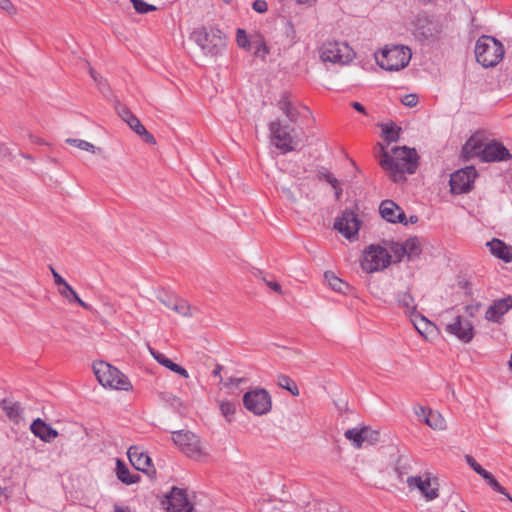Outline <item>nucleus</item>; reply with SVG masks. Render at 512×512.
<instances>
[{
  "instance_id": "nucleus-1",
  "label": "nucleus",
  "mask_w": 512,
  "mask_h": 512,
  "mask_svg": "<svg viewBox=\"0 0 512 512\" xmlns=\"http://www.w3.org/2000/svg\"><path fill=\"white\" fill-rule=\"evenodd\" d=\"M379 164L394 182L406 180L405 174H414L418 168L416 149L407 146L393 147L391 153L380 146Z\"/></svg>"
},
{
  "instance_id": "nucleus-2",
  "label": "nucleus",
  "mask_w": 512,
  "mask_h": 512,
  "mask_svg": "<svg viewBox=\"0 0 512 512\" xmlns=\"http://www.w3.org/2000/svg\"><path fill=\"white\" fill-rule=\"evenodd\" d=\"M477 62L485 68L496 66L504 56L502 43L492 36H481L475 45Z\"/></svg>"
},
{
  "instance_id": "nucleus-3",
  "label": "nucleus",
  "mask_w": 512,
  "mask_h": 512,
  "mask_svg": "<svg viewBox=\"0 0 512 512\" xmlns=\"http://www.w3.org/2000/svg\"><path fill=\"white\" fill-rule=\"evenodd\" d=\"M93 370L97 380L104 387L123 391L132 389V384L127 376L109 363L96 362L93 365Z\"/></svg>"
},
{
  "instance_id": "nucleus-4",
  "label": "nucleus",
  "mask_w": 512,
  "mask_h": 512,
  "mask_svg": "<svg viewBox=\"0 0 512 512\" xmlns=\"http://www.w3.org/2000/svg\"><path fill=\"white\" fill-rule=\"evenodd\" d=\"M411 55V50L406 46L386 47L376 54V61L381 68L387 71H398L408 65Z\"/></svg>"
},
{
  "instance_id": "nucleus-5",
  "label": "nucleus",
  "mask_w": 512,
  "mask_h": 512,
  "mask_svg": "<svg viewBox=\"0 0 512 512\" xmlns=\"http://www.w3.org/2000/svg\"><path fill=\"white\" fill-rule=\"evenodd\" d=\"M172 440L182 453L192 459L200 460L207 456V453L201 445L199 437L191 431H173Z\"/></svg>"
},
{
  "instance_id": "nucleus-6",
  "label": "nucleus",
  "mask_w": 512,
  "mask_h": 512,
  "mask_svg": "<svg viewBox=\"0 0 512 512\" xmlns=\"http://www.w3.org/2000/svg\"><path fill=\"white\" fill-rule=\"evenodd\" d=\"M392 256L389 252L379 246L370 245L363 252L361 267L367 273H373L387 268L391 263Z\"/></svg>"
},
{
  "instance_id": "nucleus-7",
  "label": "nucleus",
  "mask_w": 512,
  "mask_h": 512,
  "mask_svg": "<svg viewBox=\"0 0 512 512\" xmlns=\"http://www.w3.org/2000/svg\"><path fill=\"white\" fill-rule=\"evenodd\" d=\"M221 34V30L216 27H211L210 30L199 27L193 31L191 37L205 54L217 55L222 45Z\"/></svg>"
},
{
  "instance_id": "nucleus-8",
  "label": "nucleus",
  "mask_w": 512,
  "mask_h": 512,
  "mask_svg": "<svg viewBox=\"0 0 512 512\" xmlns=\"http://www.w3.org/2000/svg\"><path fill=\"white\" fill-rule=\"evenodd\" d=\"M244 407L256 416L269 413L272 409V399L264 388L248 391L243 396Z\"/></svg>"
},
{
  "instance_id": "nucleus-9",
  "label": "nucleus",
  "mask_w": 512,
  "mask_h": 512,
  "mask_svg": "<svg viewBox=\"0 0 512 512\" xmlns=\"http://www.w3.org/2000/svg\"><path fill=\"white\" fill-rule=\"evenodd\" d=\"M353 56V50L343 42L327 41L320 48V57L324 62L346 64Z\"/></svg>"
},
{
  "instance_id": "nucleus-10",
  "label": "nucleus",
  "mask_w": 512,
  "mask_h": 512,
  "mask_svg": "<svg viewBox=\"0 0 512 512\" xmlns=\"http://www.w3.org/2000/svg\"><path fill=\"white\" fill-rule=\"evenodd\" d=\"M269 131L275 146L282 150L283 153L291 152L295 149L297 144L293 136L295 130L290 125H284L280 120H275L269 124Z\"/></svg>"
},
{
  "instance_id": "nucleus-11",
  "label": "nucleus",
  "mask_w": 512,
  "mask_h": 512,
  "mask_svg": "<svg viewBox=\"0 0 512 512\" xmlns=\"http://www.w3.org/2000/svg\"><path fill=\"white\" fill-rule=\"evenodd\" d=\"M442 27L438 21L429 18L426 15H420L415 21L414 35L417 39L423 41H435L438 39Z\"/></svg>"
},
{
  "instance_id": "nucleus-12",
  "label": "nucleus",
  "mask_w": 512,
  "mask_h": 512,
  "mask_svg": "<svg viewBox=\"0 0 512 512\" xmlns=\"http://www.w3.org/2000/svg\"><path fill=\"white\" fill-rule=\"evenodd\" d=\"M476 176L477 171L473 166H467L454 172L450 177L451 192L454 194L469 192Z\"/></svg>"
},
{
  "instance_id": "nucleus-13",
  "label": "nucleus",
  "mask_w": 512,
  "mask_h": 512,
  "mask_svg": "<svg viewBox=\"0 0 512 512\" xmlns=\"http://www.w3.org/2000/svg\"><path fill=\"white\" fill-rule=\"evenodd\" d=\"M168 512H193V506L187 498L185 490L173 487L166 499L162 501Z\"/></svg>"
},
{
  "instance_id": "nucleus-14",
  "label": "nucleus",
  "mask_w": 512,
  "mask_h": 512,
  "mask_svg": "<svg viewBox=\"0 0 512 512\" xmlns=\"http://www.w3.org/2000/svg\"><path fill=\"white\" fill-rule=\"evenodd\" d=\"M360 225L361 221L358 216L351 210H345L341 217L336 219L334 228L345 238L352 239L358 234Z\"/></svg>"
},
{
  "instance_id": "nucleus-15",
  "label": "nucleus",
  "mask_w": 512,
  "mask_h": 512,
  "mask_svg": "<svg viewBox=\"0 0 512 512\" xmlns=\"http://www.w3.org/2000/svg\"><path fill=\"white\" fill-rule=\"evenodd\" d=\"M446 332L456 336L460 341L469 343L474 338V326L469 320L458 315L453 323L447 324Z\"/></svg>"
},
{
  "instance_id": "nucleus-16",
  "label": "nucleus",
  "mask_w": 512,
  "mask_h": 512,
  "mask_svg": "<svg viewBox=\"0 0 512 512\" xmlns=\"http://www.w3.org/2000/svg\"><path fill=\"white\" fill-rule=\"evenodd\" d=\"M511 158L509 150L499 142L486 143L482 151V162L504 161Z\"/></svg>"
},
{
  "instance_id": "nucleus-17",
  "label": "nucleus",
  "mask_w": 512,
  "mask_h": 512,
  "mask_svg": "<svg viewBox=\"0 0 512 512\" xmlns=\"http://www.w3.org/2000/svg\"><path fill=\"white\" fill-rule=\"evenodd\" d=\"M379 212L383 219L391 223H402L407 225L408 221L404 211L392 200L381 202Z\"/></svg>"
},
{
  "instance_id": "nucleus-18",
  "label": "nucleus",
  "mask_w": 512,
  "mask_h": 512,
  "mask_svg": "<svg viewBox=\"0 0 512 512\" xmlns=\"http://www.w3.org/2000/svg\"><path fill=\"white\" fill-rule=\"evenodd\" d=\"M512 308V296L495 300L485 313V318L490 322L499 323L503 315Z\"/></svg>"
},
{
  "instance_id": "nucleus-19",
  "label": "nucleus",
  "mask_w": 512,
  "mask_h": 512,
  "mask_svg": "<svg viewBox=\"0 0 512 512\" xmlns=\"http://www.w3.org/2000/svg\"><path fill=\"white\" fill-rule=\"evenodd\" d=\"M407 484L411 489H419L428 501L434 500L439 496L438 488L431 487L432 484L429 478L423 480L420 476H411L408 477Z\"/></svg>"
},
{
  "instance_id": "nucleus-20",
  "label": "nucleus",
  "mask_w": 512,
  "mask_h": 512,
  "mask_svg": "<svg viewBox=\"0 0 512 512\" xmlns=\"http://www.w3.org/2000/svg\"><path fill=\"white\" fill-rule=\"evenodd\" d=\"M30 429L36 437L40 438L44 442H50L58 436L57 430L53 429L40 418L33 421Z\"/></svg>"
},
{
  "instance_id": "nucleus-21",
  "label": "nucleus",
  "mask_w": 512,
  "mask_h": 512,
  "mask_svg": "<svg viewBox=\"0 0 512 512\" xmlns=\"http://www.w3.org/2000/svg\"><path fill=\"white\" fill-rule=\"evenodd\" d=\"M493 255L505 262L512 261V246L506 245L502 240L492 239L487 243Z\"/></svg>"
},
{
  "instance_id": "nucleus-22",
  "label": "nucleus",
  "mask_w": 512,
  "mask_h": 512,
  "mask_svg": "<svg viewBox=\"0 0 512 512\" xmlns=\"http://www.w3.org/2000/svg\"><path fill=\"white\" fill-rule=\"evenodd\" d=\"M127 454L130 462L137 470L146 471L151 465L150 457L140 452L138 447H130Z\"/></svg>"
},
{
  "instance_id": "nucleus-23",
  "label": "nucleus",
  "mask_w": 512,
  "mask_h": 512,
  "mask_svg": "<svg viewBox=\"0 0 512 512\" xmlns=\"http://www.w3.org/2000/svg\"><path fill=\"white\" fill-rule=\"evenodd\" d=\"M484 145L481 143L480 139L477 136L470 137L462 148V155L465 159H470L473 157L482 158V151Z\"/></svg>"
},
{
  "instance_id": "nucleus-24",
  "label": "nucleus",
  "mask_w": 512,
  "mask_h": 512,
  "mask_svg": "<svg viewBox=\"0 0 512 512\" xmlns=\"http://www.w3.org/2000/svg\"><path fill=\"white\" fill-rule=\"evenodd\" d=\"M1 406L6 416L14 423L18 424L23 420V409L19 402L5 399L2 401Z\"/></svg>"
},
{
  "instance_id": "nucleus-25",
  "label": "nucleus",
  "mask_w": 512,
  "mask_h": 512,
  "mask_svg": "<svg viewBox=\"0 0 512 512\" xmlns=\"http://www.w3.org/2000/svg\"><path fill=\"white\" fill-rule=\"evenodd\" d=\"M278 107L283 112V114L287 117L289 122L296 123L300 112L298 108L289 100L287 95H283L281 99L278 101Z\"/></svg>"
},
{
  "instance_id": "nucleus-26",
  "label": "nucleus",
  "mask_w": 512,
  "mask_h": 512,
  "mask_svg": "<svg viewBox=\"0 0 512 512\" xmlns=\"http://www.w3.org/2000/svg\"><path fill=\"white\" fill-rule=\"evenodd\" d=\"M251 48H254V56L266 60L268 54H270V47L267 45L264 36L261 34H255L251 36Z\"/></svg>"
},
{
  "instance_id": "nucleus-27",
  "label": "nucleus",
  "mask_w": 512,
  "mask_h": 512,
  "mask_svg": "<svg viewBox=\"0 0 512 512\" xmlns=\"http://www.w3.org/2000/svg\"><path fill=\"white\" fill-rule=\"evenodd\" d=\"M398 304L405 309V312L412 317L417 314V305L411 293L409 291L399 292L397 295Z\"/></svg>"
},
{
  "instance_id": "nucleus-28",
  "label": "nucleus",
  "mask_w": 512,
  "mask_h": 512,
  "mask_svg": "<svg viewBox=\"0 0 512 512\" xmlns=\"http://www.w3.org/2000/svg\"><path fill=\"white\" fill-rule=\"evenodd\" d=\"M425 423L434 430H444L446 428V421L441 413L435 410H428L425 416Z\"/></svg>"
},
{
  "instance_id": "nucleus-29",
  "label": "nucleus",
  "mask_w": 512,
  "mask_h": 512,
  "mask_svg": "<svg viewBox=\"0 0 512 512\" xmlns=\"http://www.w3.org/2000/svg\"><path fill=\"white\" fill-rule=\"evenodd\" d=\"M116 472L118 479L127 485L138 482L140 478L137 474L131 475L128 467L120 460H117Z\"/></svg>"
},
{
  "instance_id": "nucleus-30",
  "label": "nucleus",
  "mask_w": 512,
  "mask_h": 512,
  "mask_svg": "<svg viewBox=\"0 0 512 512\" xmlns=\"http://www.w3.org/2000/svg\"><path fill=\"white\" fill-rule=\"evenodd\" d=\"M58 291H59L60 295L67 298L70 302L74 301V302L78 303L81 307H83L84 309H87V310H89L91 308V306L89 304L84 302L78 296L76 291L68 283L61 286Z\"/></svg>"
},
{
  "instance_id": "nucleus-31",
  "label": "nucleus",
  "mask_w": 512,
  "mask_h": 512,
  "mask_svg": "<svg viewBox=\"0 0 512 512\" xmlns=\"http://www.w3.org/2000/svg\"><path fill=\"white\" fill-rule=\"evenodd\" d=\"M415 329L422 335L432 332L434 325L424 316L419 313L415 314L412 318Z\"/></svg>"
},
{
  "instance_id": "nucleus-32",
  "label": "nucleus",
  "mask_w": 512,
  "mask_h": 512,
  "mask_svg": "<svg viewBox=\"0 0 512 512\" xmlns=\"http://www.w3.org/2000/svg\"><path fill=\"white\" fill-rule=\"evenodd\" d=\"M404 243L405 254L409 260L418 257L421 253L420 241L418 238H409Z\"/></svg>"
},
{
  "instance_id": "nucleus-33",
  "label": "nucleus",
  "mask_w": 512,
  "mask_h": 512,
  "mask_svg": "<svg viewBox=\"0 0 512 512\" xmlns=\"http://www.w3.org/2000/svg\"><path fill=\"white\" fill-rule=\"evenodd\" d=\"M171 310L183 317L193 316V307L185 299L182 298H177L175 300Z\"/></svg>"
},
{
  "instance_id": "nucleus-34",
  "label": "nucleus",
  "mask_w": 512,
  "mask_h": 512,
  "mask_svg": "<svg viewBox=\"0 0 512 512\" xmlns=\"http://www.w3.org/2000/svg\"><path fill=\"white\" fill-rule=\"evenodd\" d=\"M324 276L331 289L336 292L345 293V289L348 288L347 283L335 276L332 272H325Z\"/></svg>"
},
{
  "instance_id": "nucleus-35",
  "label": "nucleus",
  "mask_w": 512,
  "mask_h": 512,
  "mask_svg": "<svg viewBox=\"0 0 512 512\" xmlns=\"http://www.w3.org/2000/svg\"><path fill=\"white\" fill-rule=\"evenodd\" d=\"M482 478L487 482V484L495 491L507 497L508 500L512 502V497L506 491V489L500 485V483L495 479V477L488 471L482 476Z\"/></svg>"
},
{
  "instance_id": "nucleus-36",
  "label": "nucleus",
  "mask_w": 512,
  "mask_h": 512,
  "mask_svg": "<svg viewBox=\"0 0 512 512\" xmlns=\"http://www.w3.org/2000/svg\"><path fill=\"white\" fill-rule=\"evenodd\" d=\"M401 128L394 125H383L382 136L387 143L396 142L399 139Z\"/></svg>"
},
{
  "instance_id": "nucleus-37",
  "label": "nucleus",
  "mask_w": 512,
  "mask_h": 512,
  "mask_svg": "<svg viewBox=\"0 0 512 512\" xmlns=\"http://www.w3.org/2000/svg\"><path fill=\"white\" fill-rule=\"evenodd\" d=\"M344 435L348 440L352 441L355 448L359 449L362 447V445H363V428L348 429Z\"/></svg>"
},
{
  "instance_id": "nucleus-38",
  "label": "nucleus",
  "mask_w": 512,
  "mask_h": 512,
  "mask_svg": "<svg viewBox=\"0 0 512 512\" xmlns=\"http://www.w3.org/2000/svg\"><path fill=\"white\" fill-rule=\"evenodd\" d=\"M277 383L281 388L288 390L293 396L299 395V389H298L297 385L289 376H286V375L278 376Z\"/></svg>"
},
{
  "instance_id": "nucleus-39",
  "label": "nucleus",
  "mask_w": 512,
  "mask_h": 512,
  "mask_svg": "<svg viewBox=\"0 0 512 512\" xmlns=\"http://www.w3.org/2000/svg\"><path fill=\"white\" fill-rule=\"evenodd\" d=\"M236 43L240 48L249 50L252 45L251 36L249 37L244 29L238 28L236 30Z\"/></svg>"
},
{
  "instance_id": "nucleus-40",
  "label": "nucleus",
  "mask_w": 512,
  "mask_h": 512,
  "mask_svg": "<svg viewBox=\"0 0 512 512\" xmlns=\"http://www.w3.org/2000/svg\"><path fill=\"white\" fill-rule=\"evenodd\" d=\"M219 409L221 411V414L226 418V420L228 422H231L232 417L236 411L235 403H233L231 401H220Z\"/></svg>"
},
{
  "instance_id": "nucleus-41",
  "label": "nucleus",
  "mask_w": 512,
  "mask_h": 512,
  "mask_svg": "<svg viewBox=\"0 0 512 512\" xmlns=\"http://www.w3.org/2000/svg\"><path fill=\"white\" fill-rule=\"evenodd\" d=\"M66 143L75 146L81 150L96 153V147L88 141L82 139L67 138Z\"/></svg>"
},
{
  "instance_id": "nucleus-42",
  "label": "nucleus",
  "mask_w": 512,
  "mask_h": 512,
  "mask_svg": "<svg viewBox=\"0 0 512 512\" xmlns=\"http://www.w3.org/2000/svg\"><path fill=\"white\" fill-rule=\"evenodd\" d=\"M162 366H164L167 369H169V370L179 374L183 378H188L189 377V373H188V371L185 368H183L180 365L174 363L173 361H171L168 358L163 362Z\"/></svg>"
},
{
  "instance_id": "nucleus-43",
  "label": "nucleus",
  "mask_w": 512,
  "mask_h": 512,
  "mask_svg": "<svg viewBox=\"0 0 512 512\" xmlns=\"http://www.w3.org/2000/svg\"><path fill=\"white\" fill-rule=\"evenodd\" d=\"M131 2L136 12L140 14H146L157 9L156 6L148 4L143 0H131Z\"/></svg>"
},
{
  "instance_id": "nucleus-44",
  "label": "nucleus",
  "mask_w": 512,
  "mask_h": 512,
  "mask_svg": "<svg viewBox=\"0 0 512 512\" xmlns=\"http://www.w3.org/2000/svg\"><path fill=\"white\" fill-rule=\"evenodd\" d=\"M379 441V432L370 429L369 427H363V443L367 442L371 445L376 444Z\"/></svg>"
},
{
  "instance_id": "nucleus-45",
  "label": "nucleus",
  "mask_w": 512,
  "mask_h": 512,
  "mask_svg": "<svg viewBox=\"0 0 512 512\" xmlns=\"http://www.w3.org/2000/svg\"><path fill=\"white\" fill-rule=\"evenodd\" d=\"M466 463L477 473L479 476H483L487 470H485L471 455L465 456Z\"/></svg>"
},
{
  "instance_id": "nucleus-46",
  "label": "nucleus",
  "mask_w": 512,
  "mask_h": 512,
  "mask_svg": "<svg viewBox=\"0 0 512 512\" xmlns=\"http://www.w3.org/2000/svg\"><path fill=\"white\" fill-rule=\"evenodd\" d=\"M317 177L319 180L321 181H326L328 182L331 186H335V184H337V178H335L333 176V174L331 172H329L328 170L326 169H322L318 172L317 174Z\"/></svg>"
},
{
  "instance_id": "nucleus-47",
  "label": "nucleus",
  "mask_w": 512,
  "mask_h": 512,
  "mask_svg": "<svg viewBox=\"0 0 512 512\" xmlns=\"http://www.w3.org/2000/svg\"><path fill=\"white\" fill-rule=\"evenodd\" d=\"M127 124L138 135L146 133V128L141 124L140 120L136 116L128 121Z\"/></svg>"
},
{
  "instance_id": "nucleus-48",
  "label": "nucleus",
  "mask_w": 512,
  "mask_h": 512,
  "mask_svg": "<svg viewBox=\"0 0 512 512\" xmlns=\"http://www.w3.org/2000/svg\"><path fill=\"white\" fill-rule=\"evenodd\" d=\"M391 251L393 252L397 261H400L402 257L406 256L404 250V243H392Z\"/></svg>"
},
{
  "instance_id": "nucleus-49",
  "label": "nucleus",
  "mask_w": 512,
  "mask_h": 512,
  "mask_svg": "<svg viewBox=\"0 0 512 512\" xmlns=\"http://www.w3.org/2000/svg\"><path fill=\"white\" fill-rule=\"evenodd\" d=\"M178 297H175V296H172V295H168V294H160L157 296V299L163 304L165 305L167 308L169 309H172L173 305H174V302L175 300L177 299Z\"/></svg>"
},
{
  "instance_id": "nucleus-50",
  "label": "nucleus",
  "mask_w": 512,
  "mask_h": 512,
  "mask_svg": "<svg viewBox=\"0 0 512 512\" xmlns=\"http://www.w3.org/2000/svg\"><path fill=\"white\" fill-rule=\"evenodd\" d=\"M119 116L126 122L130 121L135 115L125 106L117 107Z\"/></svg>"
},
{
  "instance_id": "nucleus-51",
  "label": "nucleus",
  "mask_w": 512,
  "mask_h": 512,
  "mask_svg": "<svg viewBox=\"0 0 512 512\" xmlns=\"http://www.w3.org/2000/svg\"><path fill=\"white\" fill-rule=\"evenodd\" d=\"M401 103L407 107H414L418 103V97L415 94H407L401 98Z\"/></svg>"
},
{
  "instance_id": "nucleus-52",
  "label": "nucleus",
  "mask_w": 512,
  "mask_h": 512,
  "mask_svg": "<svg viewBox=\"0 0 512 512\" xmlns=\"http://www.w3.org/2000/svg\"><path fill=\"white\" fill-rule=\"evenodd\" d=\"M0 8L8 12L9 14H15L17 11L16 7L10 0H0Z\"/></svg>"
},
{
  "instance_id": "nucleus-53",
  "label": "nucleus",
  "mask_w": 512,
  "mask_h": 512,
  "mask_svg": "<svg viewBox=\"0 0 512 512\" xmlns=\"http://www.w3.org/2000/svg\"><path fill=\"white\" fill-rule=\"evenodd\" d=\"M252 7L258 13H265L268 10V4L265 0H256Z\"/></svg>"
},
{
  "instance_id": "nucleus-54",
  "label": "nucleus",
  "mask_w": 512,
  "mask_h": 512,
  "mask_svg": "<svg viewBox=\"0 0 512 512\" xmlns=\"http://www.w3.org/2000/svg\"><path fill=\"white\" fill-rule=\"evenodd\" d=\"M89 74L93 78V80L99 85L100 89L106 85L103 81L102 77L92 68L89 67Z\"/></svg>"
},
{
  "instance_id": "nucleus-55",
  "label": "nucleus",
  "mask_w": 512,
  "mask_h": 512,
  "mask_svg": "<svg viewBox=\"0 0 512 512\" xmlns=\"http://www.w3.org/2000/svg\"><path fill=\"white\" fill-rule=\"evenodd\" d=\"M149 352L152 355V357L161 365L167 359V357L163 353H161L151 347H149Z\"/></svg>"
},
{
  "instance_id": "nucleus-56",
  "label": "nucleus",
  "mask_w": 512,
  "mask_h": 512,
  "mask_svg": "<svg viewBox=\"0 0 512 512\" xmlns=\"http://www.w3.org/2000/svg\"><path fill=\"white\" fill-rule=\"evenodd\" d=\"M281 189H282V192L284 193V195H285V197H286V199L288 201H290L291 203H296L297 202V197L292 192L290 187H286V186L283 185L281 187Z\"/></svg>"
},
{
  "instance_id": "nucleus-57",
  "label": "nucleus",
  "mask_w": 512,
  "mask_h": 512,
  "mask_svg": "<svg viewBox=\"0 0 512 512\" xmlns=\"http://www.w3.org/2000/svg\"><path fill=\"white\" fill-rule=\"evenodd\" d=\"M50 270L56 285L61 287L67 283L65 279H63L62 276L52 266H50Z\"/></svg>"
},
{
  "instance_id": "nucleus-58",
  "label": "nucleus",
  "mask_w": 512,
  "mask_h": 512,
  "mask_svg": "<svg viewBox=\"0 0 512 512\" xmlns=\"http://www.w3.org/2000/svg\"><path fill=\"white\" fill-rule=\"evenodd\" d=\"M480 307H481V304L476 303V304L466 305L464 309L470 317H474L476 315V313L479 311Z\"/></svg>"
},
{
  "instance_id": "nucleus-59",
  "label": "nucleus",
  "mask_w": 512,
  "mask_h": 512,
  "mask_svg": "<svg viewBox=\"0 0 512 512\" xmlns=\"http://www.w3.org/2000/svg\"><path fill=\"white\" fill-rule=\"evenodd\" d=\"M266 285L278 294H282L281 285L275 281L264 280Z\"/></svg>"
},
{
  "instance_id": "nucleus-60",
  "label": "nucleus",
  "mask_w": 512,
  "mask_h": 512,
  "mask_svg": "<svg viewBox=\"0 0 512 512\" xmlns=\"http://www.w3.org/2000/svg\"><path fill=\"white\" fill-rule=\"evenodd\" d=\"M143 137V140L146 142V143H149V144H156V140L154 138V136L152 134H150L147 130H146V133H143L141 135Z\"/></svg>"
},
{
  "instance_id": "nucleus-61",
  "label": "nucleus",
  "mask_w": 512,
  "mask_h": 512,
  "mask_svg": "<svg viewBox=\"0 0 512 512\" xmlns=\"http://www.w3.org/2000/svg\"><path fill=\"white\" fill-rule=\"evenodd\" d=\"M427 413H428V410L423 406H419V407L415 408V414L418 417H423L425 419V416L427 415Z\"/></svg>"
},
{
  "instance_id": "nucleus-62",
  "label": "nucleus",
  "mask_w": 512,
  "mask_h": 512,
  "mask_svg": "<svg viewBox=\"0 0 512 512\" xmlns=\"http://www.w3.org/2000/svg\"><path fill=\"white\" fill-rule=\"evenodd\" d=\"M351 105H352V107H353L356 111H358V112H360V113H363V114H365V113H366V109H365V107H364L361 103H359V102H353Z\"/></svg>"
},
{
  "instance_id": "nucleus-63",
  "label": "nucleus",
  "mask_w": 512,
  "mask_h": 512,
  "mask_svg": "<svg viewBox=\"0 0 512 512\" xmlns=\"http://www.w3.org/2000/svg\"><path fill=\"white\" fill-rule=\"evenodd\" d=\"M222 369H223L222 365L216 364L214 370L212 371L213 376L214 377H219L220 380H222V378H221V371H222Z\"/></svg>"
},
{
  "instance_id": "nucleus-64",
  "label": "nucleus",
  "mask_w": 512,
  "mask_h": 512,
  "mask_svg": "<svg viewBox=\"0 0 512 512\" xmlns=\"http://www.w3.org/2000/svg\"><path fill=\"white\" fill-rule=\"evenodd\" d=\"M114 512H130V509L128 507H122L118 504L114 505Z\"/></svg>"
}]
</instances>
